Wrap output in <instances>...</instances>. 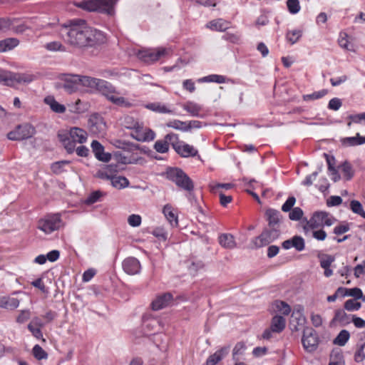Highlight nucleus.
Returning a JSON list of instances; mask_svg holds the SVG:
<instances>
[{"instance_id": "obj_1", "label": "nucleus", "mask_w": 365, "mask_h": 365, "mask_svg": "<svg viewBox=\"0 0 365 365\" xmlns=\"http://www.w3.org/2000/svg\"><path fill=\"white\" fill-rule=\"evenodd\" d=\"M64 42L73 48L87 51L98 50L106 42V34L91 26L82 19H73L58 26Z\"/></svg>"}, {"instance_id": "obj_2", "label": "nucleus", "mask_w": 365, "mask_h": 365, "mask_svg": "<svg viewBox=\"0 0 365 365\" xmlns=\"http://www.w3.org/2000/svg\"><path fill=\"white\" fill-rule=\"evenodd\" d=\"M165 176L178 187L187 191V197L190 199L194 190V182L182 169L179 168H168L166 170Z\"/></svg>"}, {"instance_id": "obj_3", "label": "nucleus", "mask_w": 365, "mask_h": 365, "mask_svg": "<svg viewBox=\"0 0 365 365\" xmlns=\"http://www.w3.org/2000/svg\"><path fill=\"white\" fill-rule=\"evenodd\" d=\"M118 0H87L75 3V6L88 11H98L109 16L114 14V6Z\"/></svg>"}, {"instance_id": "obj_4", "label": "nucleus", "mask_w": 365, "mask_h": 365, "mask_svg": "<svg viewBox=\"0 0 365 365\" xmlns=\"http://www.w3.org/2000/svg\"><path fill=\"white\" fill-rule=\"evenodd\" d=\"M170 52V48L162 47L155 49H138V59L150 64L158 61L160 58L168 56Z\"/></svg>"}, {"instance_id": "obj_5", "label": "nucleus", "mask_w": 365, "mask_h": 365, "mask_svg": "<svg viewBox=\"0 0 365 365\" xmlns=\"http://www.w3.org/2000/svg\"><path fill=\"white\" fill-rule=\"evenodd\" d=\"M280 235V230L279 227H269L265 228L263 232L258 237L254 238L252 242L254 244L255 247L259 248L268 245Z\"/></svg>"}, {"instance_id": "obj_6", "label": "nucleus", "mask_w": 365, "mask_h": 365, "mask_svg": "<svg viewBox=\"0 0 365 365\" xmlns=\"http://www.w3.org/2000/svg\"><path fill=\"white\" fill-rule=\"evenodd\" d=\"M62 226V220L59 214L46 215L43 219L38 221V228L46 234L58 230Z\"/></svg>"}, {"instance_id": "obj_7", "label": "nucleus", "mask_w": 365, "mask_h": 365, "mask_svg": "<svg viewBox=\"0 0 365 365\" xmlns=\"http://www.w3.org/2000/svg\"><path fill=\"white\" fill-rule=\"evenodd\" d=\"M32 81L29 76L14 73L0 69V83L8 86H15L17 83H30Z\"/></svg>"}, {"instance_id": "obj_8", "label": "nucleus", "mask_w": 365, "mask_h": 365, "mask_svg": "<svg viewBox=\"0 0 365 365\" xmlns=\"http://www.w3.org/2000/svg\"><path fill=\"white\" fill-rule=\"evenodd\" d=\"M334 218L330 217L329 212L317 211L313 213L312 217L307 221V226L311 229H317L324 226L329 227L334 223Z\"/></svg>"}, {"instance_id": "obj_9", "label": "nucleus", "mask_w": 365, "mask_h": 365, "mask_svg": "<svg viewBox=\"0 0 365 365\" xmlns=\"http://www.w3.org/2000/svg\"><path fill=\"white\" fill-rule=\"evenodd\" d=\"M319 336L316 330L312 327H305L303 330L302 343L307 352L314 351L319 345Z\"/></svg>"}, {"instance_id": "obj_10", "label": "nucleus", "mask_w": 365, "mask_h": 365, "mask_svg": "<svg viewBox=\"0 0 365 365\" xmlns=\"http://www.w3.org/2000/svg\"><path fill=\"white\" fill-rule=\"evenodd\" d=\"M35 133V128L29 123L19 125L15 130L7 134L11 140H22L31 138Z\"/></svg>"}, {"instance_id": "obj_11", "label": "nucleus", "mask_w": 365, "mask_h": 365, "mask_svg": "<svg viewBox=\"0 0 365 365\" xmlns=\"http://www.w3.org/2000/svg\"><path fill=\"white\" fill-rule=\"evenodd\" d=\"M173 301V296L170 292H165L158 295L151 303L154 311H158L170 306Z\"/></svg>"}, {"instance_id": "obj_12", "label": "nucleus", "mask_w": 365, "mask_h": 365, "mask_svg": "<svg viewBox=\"0 0 365 365\" xmlns=\"http://www.w3.org/2000/svg\"><path fill=\"white\" fill-rule=\"evenodd\" d=\"M79 75H66L62 87L68 93H73L79 88Z\"/></svg>"}, {"instance_id": "obj_13", "label": "nucleus", "mask_w": 365, "mask_h": 365, "mask_svg": "<svg viewBox=\"0 0 365 365\" xmlns=\"http://www.w3.org/2000/svg\"><path fill=\"white\" fill-rule=\"evenodd\" d=\"M91 146L95 157L99 161L108 163L112 159L111 154L109 153H105L104 147L98 140H93Z\"/></svg>"}, {"instance_id": "obj_14", "label": "nucleus", "mask_w": 365, "mask_h": 365, "mask_svg": "<svg viewBox=\"0 0 365 365\" xmlns=\"http://www.w3.org/2000/svg\"><path fill=\"white\" fill-rule=\"evenodd\" d=\"M88 125L91 131L93 133H101L106 130V123L98 114H93L90 117Z\"/></svg>"}, {"instance_id": "obj_15", "label": "nucleus", "mask_w": 365, "mask_h": 365, "mask_svg": "<svg viewBox=\"0 0 365 365\" xmlns=\"http://www.w3.org/2000/svg\"><path fill=\"white\" fill-rule=\"evenodd\" d=\"M173 149L183 158L193 157L197 155V150L193 146L182 141L179 145H173Z\"/></svg>"}, {"instance_id": "obj_16", "label": "nucleus", "mask_w": 365, "mask_h": 365, "mask_svg": "<svg viewBox=\"0 0 365 365\" xmlns=\"http://www.w3.org/2000/svg\"><path fill=\"white\" fill-rule=\"evenodd\" d=\"M96 89L108 100H109L110 96L113 94H118L115 88L110 83L103 79H100Z\"/></svg>"}, {"instance_id": "obj_17", "label": "nucleus", "mask_w": 365, "mask_h": 365, "mask_svg": "<svg viewBox=\"0 0 365 365\" xmlns=\"http://www.w3.org/2000/svg\"><path fill=\"white\" fill-rule=\"evenodd\" d=\"M156 136L155 132L150 128L144 127L143 123H138V142L149 143Z\"/></svg>"}, {"instance_id": "obj_18", "label": "nucleus", "mask_w": 365, "mask_h": 365, "mask_svg": "<svg viewBox=\"0 0 365 365\" xmlns=\"http://www.w3.org/2000/svg\"><path fill=\"white\" fill-rule=\"evenodd\" d=\"M58 138L68 154H71L75 151L76 142L71 138L68 133H58Z\"/></svg>"}, {"instance_id": "obj_19", "label": "nucleus", "mask_w": 365, "mask_h": 365, "mask_svg": "<svg viewBox=\"0 0 365 365\" xmlns=\"http://www.w3.org/2000/svg\"><path fill=\"white\" fill-rule=\"evenodd\" d=\"M230 351V346H224L210 355L207 359V365H215L227 356Z\"/></svg>"}, {"instance_id": "obj_20", "label": "nucleus", "mask_w": 365, "mask_h": 365, "mask_svg": "<svg viewBox=\"0 0 365 365\" xmlns=\"http://www.w3.org/2000/svg\"><path fill=\"white\" fill-rule=\"evenodd\" d=\"M351 315L347 314L344 309H336L334 317L331 321V324L339 322L341 326H345L351 322Z\"/></svg>"}, {"instance_id": "obj_21", "label": "nucleus", "mask_w": 365, "mask_h": 365, "mask_svg": "<svg viewBox=\"0 0 365 365\" xmlns=\"http://www.w3.org/2000/svg\"><path fill=\"white\" fill-rule=\"evenodd\" d=\"M220 245L225 248L232 250L236 247V242L232 235L229 233L221 234L218 237Z\"/></svg>"}, {"instance_id": "obj_22", "label": "nucleus", "mask_w": 365, "mask_h": 365, "mask_svg": "<svg viewBox=\"0 0 365 365\" xmlns=\"http://www.w3.org/2000/svg\"><path fill=\"white\" fill-rule=\"evenodd\" d=\"M68 134L73 139L76 143L82 144L87 140V133L78 127H73L70 129Z\"/></svg>"}, {"instance_id": "obj_23", "label": "nucleus", "mask_w": 365, "mask_h": 365, "mask_svg": "<svg viewBox=\"0 0 365 365\" xmlns=\"http://www.w3.org/2000/svg\"><path fill=\"white\" fill-rule=\"evenodd\" d=\"M44 103L49 106L51 110L56 113H63L66 108L63 104L59 103L56 101L53 96H48L44 98Z\"/></svg>"}, {"instance_id": "obj_24", "label": "nucleus", "mask_w": 365, "mask_h": 365, "mask_svg": "<svg viewBox=\"0 0 365 365\" xmlns=\"http://www.w3.org/2000/svg\"><path fill=\"white\" fill-rule=\"evenodd\" d=\"M123 269L125 273L134 275L137 273V259L129 257L125 259L122 263Z\"/></svg>"}, {"instance_id": "obj_25", "label": "nucleus", "mask_w": 365, "mask_h": 365, "mask_svg": "<svg viewBox=\"0 0 365 365\" xmlns=\"http://www.w3.org/2000/svg\"><path fill=\"white\" fill-rule=\"evenodd\" d=\"M265 215L267 217L268 227H278L279 222L280 212L279 211L274 209H267Z\"/></svg>"}, {"instance_id": "obj_26", "label": "nucleus", "mask_w": 365, "mask_h": 365, "mask_svg": "<svg viewBox=\"0 0 365 365\" xmlns=\"http://www.w3.org/2000/svg\"><path fill=\"white\" fill-rule=\"evenodd\" d=\"M341 144L345 147L356 146L365 144V136L356 133V136L341 138Z\"/></svg>"}, {"instance_id": "obj_27", "label": "nucleus", "mask_w": 365, "mask_h": 365, "mask_svg": "<svg viewBox=\"0 0 365 365\" xmlns=\"http://www.w3.org/2000/svg\"><path fill=\"white\" fill-rule=\"evenodd\" d=\"M286 320L282 316H274L272 319L270 329L272 332L279 333L284 330Z\"/></svg>"}, {"instance_id": "obj_28", "label": "nucleus", "mask_w": 365, "mask_h": 365, "mask_svg": "<svg viewBox=\"0 0 365 365\" xmlns=\"http://www.w3.org/2000/svg\"><path fill=\"white\" fill-rule=\"evenodd\" d=\"M114 158L116 163H112L106 166L107 170L110 173L118 172L120 169V165L125 163V158L123 157L120 153H115L114 154Z\"/></svg>"}, {"instance_id": "obj_29", "label": "nucleus", "mask_w": 365, "mask_h": 365, "mask_svg": "<svg viewBox=\"0 0 365 365\" xmlns=\"http://www.w3.org/2000/svg\"><path fill=\"white\" fill-rule=\"evenodd\" d=\"M230 23L227 21H225L222 19H218L216 20H213L210 21L207 26L210 28L211 30L217 31H225L229 28Z\"/></svg>"}, {"instance_id": "obj_30", "label": "nucleus", "mask_w": 365, "mask_h": 365, "mask_svg": "<svg viewBox=\"0 0 365 365\" xmlns=\"http://www.w3.org/2000/svg\"><path fill=\"white\" fill-rule=\"evenodd\" d=\"M19 306V300L14 297H0V307L14 309Z\"/></svg>"}, {"instance_id": "obj_31", "label": "nucleus", "mask_w": 365, "mask_h": 365, "mask_svg": "<svg viewBox=\"0 0 365 365\" xmlns=\"http://www.w3.org/2000/svg\"><path fill=\"white\" fill-rule=\"evenodd\" d=\"M182 108L193 117H200V112L202 110L201 106L192 101H188L183 104Z\"/></svg>"}, {"instance_id": "obj_32", "label": "nucleus", "mask_w": 365, "mask_h": 365, "mask_svg": "<svg viewBox=\"0 0 365 365\" xmlns=\"http://www.w3.org/2000/svg\"><path fill=\"white\" fill-rule=\"evenodd\" d=\"M163 212L172 227L178 226V217L173 212V208L170 205H166L164 206Z\"/></svg>"}, {"instance_id": "obj_33", "label": "nucleus", "mask_w": 365, "mask_h": 365, "mask_svg": "<svg viewBox=\"0 0 365 365\" xmlns=\"http://www.w3.org/2000/svg\"><path fill=\"white\" fill-rule=\"evenodd\" d=\"M145 108L153 112L159 113H173V110L169 109L165 105L160 103H150L145 104Z\"/></svg>"}, {"instance_id": "obj_34", "label": "nucleus", "mask_w": 365, "mask_h": 365, "mask_svg": "<svg viewBox=\"0 0 365 365\" xmlns=\"http://www.w3.org/2000/svg\"><path fill=\"white\" fill-rule=\"evenodd\" d=\"M79 79L80 86L82 85L83 86L90 87L91 88H96L97 85L100 81L99 78L80 75Z\"/></svg>"}, {"instance_id": "obj_35", "label": "nucleus", "mask_w": 365, "mask_h": 365, "mask_svg": "<svg viewBox=\"0 0 365 365\" xmlns=\"http://www.w3.org/2000/svg\"><path fill=\"white\" fill-rule=\"evenodd\" d=\"M349 338V332L346 329H343L338 334L336 337L334 339L333 343L334 344L343 346L347 343Z\"/></svg>"}, {"instance_id": "obj_36", "label": "nucleus", "mask_w": 365, "mask_h": 365, "mask_svg": "<svg viewBox=\"0 0 365 365\" xmlns=\"http://www.w3.org/2000/svg\"><path fill=\"white\" fill-rule=\"evenodd\" d=\"M68 164H70L69 160H60L54 162L51 164V169L54 174L60 175L66 171L64 167Z\"/></svg>"}, {"instance_id": "obj_37", "label": "nucleus", "mask_w": 365, "mask_h": 365, "mask_svg": "<svg viewBox=\"0 0 365 365\" xmlns=\"http://www.w3.org/2000/svg\"><path fill=\"white\" fill-rule=\"evenodd\" d=\"M341 172L346 180H350L354 175V171L351 165L348 161H344L341 165Z\"/></svg>"}, {"instance_id": "obj_38", "label": "nucleus", "mask_w": 365, "mask_h": 365, "mask_svg": "<svg viewBox=\"0 0 365 365\" xmlns=\"http://www.w3.org/2000/svg\"><path fill=\"white\" fill-rule=\"evenodd\" d=\"M246 349V346L244 342L240 341L237 342L232 351V359L235 361H238L240 360V356L244 354L245 351Z\"/></svg>"}, {"instance_id": "obj_39", "label": "nucleus", "mask_w": 365, "mask_h": 365, "mask_svg": "<svg viewBox=\"0 0 365 365\" xmlns=\"http://www.w3.org/2000/svg\"><path fill=\"white\" fill-rule=\"evenodd\" d=\"M128 180L125 177L118 176L111 178V184L115 188H124L128 185Z\"/></svg>"}, {"instance_id": "obj_40", "label": "nucleus", "mask_w": 365, "mask_h": 365, "mask_svg": "<svg viewBox=\"0 0 365 365\" xmlns=\"http://www.w3.org/2000/svg\"><path fill=\"white\" fill-rule=\"evenodd\" d=\"M347 38L348 35L346 33H340L338 40L339 45L344 49L352 51H354V46L353 44L349 43Z\"/></svg>"}, {"instance_id": "obj_41", "label": "nucleus", "mask_w": 365, "mask_h": 365, "mask_svg": "<svg viewBox=\"0 0 365 365\" xmlns=\"http://www.w3.org/2000/svg\"><path fill=\"white\" fill-rule=\"evenodd\" d=\"M112 102L113 104L123 107V108H130L131 106V103L128 102L125 98L118 96L116 94H113L110 96L108 100Z\"/></svg>"}, {"instance_id": "obj_42", "label": "nucleus", "mask_w": 365, "mask_h": 365, "mask_svg": "<svg viewBox=\"0 0 365 365\" xmlns=\"http://www.w3.org/2000/svg\"><path fill=\"white\" fill-rule=\"evenodd\" d=\"M112 102L113 104L123 107V108H130L131 106V103L128 102L125 98L118 96L116 94H113L110 96L108 100Z\"/></svg>"}, {"instance_id": "obj_43", "label": "nucleus", "mask_w": 365, "mask_h": 365, "mask_svg": "<svg viewBox=\"0 0 365 365\" xmlns=\"http://www.w3.org/2000/svg\"><path fill=\"white\" fill-rule=\"evenodd\" d=\"M350 207L353 212L365 219V212L360 202L353 200L350 202Z\"/></svg>"}, {"instance_id": "obj_44", "label": "nucleus", "mask_w": 365, "mask_h": 365, "mask_svg": "<svg viewBox=\"0 0 365 365\" xmlns=\"http://www.w3.org/2000/svg\"><path fill=\"white\" fill-rule=\"evenodd\" d=\"M292 247L298 252H301L305 248V242L302 237L295 235L292 237Z\"/></svg>"}, {"instance_id": "obj_45", "label": "nucleus", "mask_w": 365, "mask_h": 365, "mask_svg": "<svg viewBox=\"0 0 365 365\" xmlns=\"http://www.w3.org/2000/svg\"><path fill=\"white\" fill-rule=\"evenodd\" d=\"M166 125L168 128H172L182 132H186L187 122L181 121L180 120H173L167 123Z\"/></svg>"}, {"instance_id": "obj_46", "label": "nucleus", "mask_w": 365, "mask_h": 365, "mask_svg": "<svg viewBox=\"0 0 365 365\" xmlns=\"http://www.w3.org/2000/svg\"><path fill=\"white\" fill-rule=\"evenodd\" d=\"M328 93L327 89H322L319 91L314 92L311 94H307L303 96L304 101H314L317 99H319L327 95Z\"/></svg>"}, {"instance_id": "obj_47", "label": "nucleus", "mask_w": 365, "mask_h": 365, "mask_svg": "<svg viewBox=\"0 0 365 365\" xmlns=\"http://www.w3.org/2000/svg\"><path fill=\"white\" fill-rule=\"evenodd\" d=\"M34 356L38 359H46L48 358V354L38 344H36L32 349Z\"/></svg>"}, {"instance_id": "obj_48", "label": "nucleus", "mask_w": 365, "mask_h": 365, "mask_svg": "<svg viewBox=\"0 0 365 365\" xmlns=\"http://www.w3.org/2000/svg\"><path fill=\"white\" fill-rule=\"evenodd\" d=\"M302 36V31L301 30H293L289 31L286 34V38L287 41L291 43V44H294L298 41L299 38Z\"/></svg>"}, {"instance_id": "obj_49", "label": "nucleus", "mask_w": 365, "mask_h": 365, "mask_svg": "<svg viewBox=\"0 0 365 365\" xmlns=\"http://www.w3.org/2000/svg\"><path fill=\"white\" fill-rule=\"evenodd\" d=\"M200 82H215L218 83H223L225 81V78L223 76L212 74L199 80Z\"/></svg>"}, {"instance_id": "obj_50", "label": "nucleus", "mask_w": 365, "mask_h": 365, "mask_svg": "<svg viewBox=\"0 0 365 365\" xmlns=\"http://www.w3.org/2000/svg\"><path fill=\"white\" fill-rule=\"evenodd\" d=\"M356 300L352 299L346 300L344 305V309L349 312L359 310L361 307V304Z\"/></svg>"}, {"instance_id": "obj_51", "label": "nucleus", "mask_w": 365, "mask_h": 365, "mask_svg": "<svg viewBox=\"0 0 365 365\" xmlns=\"http://www.w3.org/2000/svg\"><path fill=\"white\" fill-rule=\"evenodd\" d=\"M152 233L160 241L165 242L168 239V232L163 227H156Z\"/></svg>"}, {"instance_id": "obj_52", "label": "nucleus", "mask_w": 365, "mask_h": 365, "mask_svg": "<svg viewBox=\"0 0 365 365\" xmlns=\"http://www.w3.org/2000/svg\"><path fill=\"white\" fill-rule=\"evenodd\" d=\"M45 48L51 51H65V46L59 41H52L46 44Z\"/></svg>"}, {"instance_id": "obj_53", "label": "nucleus", "mask_w": 365, "mask_h": 365, "mask_svg": "<svg viewBox=\"0 0 365 365\" xmlns=\"http://www.w3.org/2000/svg\"><path fill=\"white\" fill-rule=\"evenodd\" d=\"M103 196V193L100 190L92 192L86 199L85 202L87 205H92L98 201Z\"/></svg>"}, {"instance_id": "obj_54", "label": "nucleus", "mask_w": 365, "mask_h": 365, "mask_svg": "<svg viewBox=\"0 0 365 365\" xmlns=\"http://www.w3.org/2000/svg\"><path fill=\"white\" fill-rule=\"evenodd\" d=\"M155 150L160 153H165L169 150V145L167 141L157 140L154 144Z\"/></svg>"}, {"instance_id": "obj_55", "label": "nucleus", "mask_w": 365, "mask_h": 365, "mask_svg": "<svg viewBox=\"0 0 365 365\" xmlns=\"http://www.w3.org/2000/svg\"><path fill=\"white\" fill-rule=\"evenodd\" d=\"M287 6L288 11L292 14H295L298 13L300 10V5L299 0H287Z\"/></svg>"}, {"instance_id": "obj_56", "label": "nucleus", "mask_w": 365, "mask_h": 365, "mask_svg": "<svg viewBox=\"0 0 365 365\" xmlns=\"http://www.w3.org/2000/svg\"><path fill=\"white\" fill-rule=\"evenodd\" d=\"M289 212V217L294 221L299 220L304 215L303 210L299 207H294Z\"/></svg>"}, {"instance_id": "obj_57", "label": "nucleus", "mask_w": 365, "mask_h": 365, "mask_svg": "<svg viewBox=\"0 0 365 365\" xmlns=\"http://www.w3.org/2000/svg\"><path fill=\"white\" fill-rule=\"evenodd\" d=\"M349 119L351 120L347 123V126L350 127L352 123H361L363 120L365 121V113L355 114V115H350L349 117Z\"/></svg>"}, {"instance_id": "obj_58", "label": "nucleus", "mask_w": 365, "mask_h": 365, "mask_svg": "<svg viewBox=\"0 0 365 365\" xmlns=\"http://www.w3.org/2000/svg\"><path fill=\"white\" fill-rule=\"evenodd\" d=\"M296 202V198L294 196L289 197L286 202L282 206V210L284 212H289Z\"/></svg>"}, {"instance_id": "obj_59", "label": "nucleus", "mask_w": 365, "mask_h": 365, "mask_svg": "<svg viewBox=\"0 0 365 365\" xmlns=\"http://www.w3.org/2000/svg\"><path fill=\"white\" fill-rule=\"evenodd\" d=\"M277 308L284 315H288L291 312L290 306L283 301L277 302Z\"/></svg>"}, {"instance_id": "obj_60", "label": "nucleus", "mask_w": 365, "mask_h": 365, "mask_svg": "<svg viewBox=\"0 0 365 365\" xmlns=\"http://www.w3.org/2000/svg\"><path fill=\"white\" fill-rule=\"evenodd\" d=\"M28 329L31 332L32 335L38 339L45 341V339L43 337V334L40 327H34L33 324H28Z\"/></svg>"}, {"instance_id": "obj_61", "label": "nucleus", "mask_w": 365, "mask_h": 365, "mask_svg": "<svg viewBox=\"0 0 365 365\" xmlns=\"http://www.w3.org/2000/svg\"><path fill=\"white\" fill-rule=\"evenodd\" d=\"M342 105L341 99L334 98L331 99L328 104V108L333 110H338Z\"/></svg>"}, {"instance_id": "obj_62", "label": "nucleus", "mask_w": 365, "mask_h": 365, "mask_svg": "<svg viewBox=\"0 0 365 365\" xmlns=\"http://www.w3.org/2000/svg\"><path fill=\"white\" fill-rule=\"evenodd\" d=\"M165 140L167 141L168 144L170 143L173 147V145H179L181 143L178 139V135L173 133L167 134L165 136Z\"/></svg>"}, {"instance_id": "obj_63", "label": "nucleus", "mask_w": 365, "mask_h": 365, "mask_svg": "<svg viewBox=\"0 0 365 365\" xmlns=\"http://www.w3.org/2000/svg\"><path fill=\"white\" fill-rule=\"evenodd\" d=\"M143 327L150 328V327L153 328L157 323V319L151 317H148L147 316H143L142 318Z\"/></svg>"}, {"instance_id": "obj_64", "label": "nucleus", "mask_w": 365, "mask_h": 365, "mask_svg": "<svg viewBox=\"0 0 365 365\" xmlns=\"http://www.w3.org/2000/svg\"><path fill=\"white\" fill-rule=\"evenodd\" d=\"M334 261V258L328 255H325L324 257L320 261V266L322 268H328L330 267L331 263Z\"/></svg>"}]
</instances>
